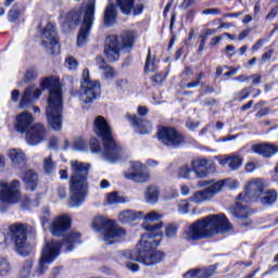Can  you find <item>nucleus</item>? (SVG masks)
<instances>
[{
    "mask_svg": "<svg viewBox=\"0 0 278 278\" xmlns=\"http://www.w3.org/2000/svg\"><path fill=\"white\" fill-rule=\"evenodd\" d=\"M194 169L188 165H182L177 169V175L180 179H192L190 175Z\"/></svg>",
    "mask_w": 278,
    "mask_h": 278,
    "instance_id": "obj_40",
    "label": "nucleus"
},
{
    "mask_svg": "<svg viewBox=\"0 0 278 278\" xmlns=\"http://www.w3.org/2000/svg\"><path fill=\"white\" fill-rule=\"evenodd\" d=\"M58 144H59L58 138L52 137L49 141V148L50 149H58Z\"/></svg>",
    "mask_w": 278,
    "mask_h": 278,
    "instance_id": "obj_63",
    "label": "nucleus"
},
{
    "mask_svg": "<svg viewBox=\"0 0 278 278\" xmlns=\"http://www.w3.org/2000/svg\"><path fill=\"white\" fill-rule=\"evenodd\" d=\"M117 7L126 16H129L131 12H134V16H138L144 10V4L140 2L135 4V0H117Z\"/></svg>",
    "mask_w": 278,
    "mask_h": 278,
    "instance_id": "obj_21",
    "label": "nucleus"
},
{
    "mask_svg": "<svg viewBox=\"0 0 278 278\" xmlns=\"http://www.w3.org/2000/svg\"><path fill=\"white\" fill-rule=\"evenodd\" d=\"M109 205H114L115 203H125V200L122 197H118L117 192L110 193L106 198Z\"/></svg>",
    "mask_w": 278,
    "mask_h": 278,
    "instance_id": "obj_42",
    "label": "nucleus"
},
{
    "mask_svg": "<svg viewBox=\"0 0 278 278\" xmlns=\"http://www.w3.org/2000/svg\"><path fill=\"white\" fill-rule=\"evenodd\" d=\"M65 66L70 70V71H76L77 66H79V63L77 62V59L74 56H68L65 60Z\"/></svg>",
    "mask_w": 278,
    "mask_h": 278,
    "instance_id": "obj_43",
    "label": "nucleus"
},
{
    "mask_svg": "<svg viewBox=\"0 0 278 278\" xmlns=\"http://www.w3.org/2000/svg\"><path fill=\"white\" fill-rule=\"evenodd\" d=\"M49 216H50L49 208H43V213L41 216L42 225H45L46 223H49Z\"/></svg>",
    "mask_w": 278,
    "mask_h": 278,
    "instance_id": "obj_58",
    "label": "nucleus"
},
{
    "mask_svg": "<svg viewBox=\"0 0 278 278\" xmlns=\"http://www.w3.org/2000/svg\"><path fill=\"white\" fill-rule=\"evenodd\" d=\"M252 152L262 157H273L278 153V147L273 143H255L251 147Z\"/></svg>",
    "mask_w": 278,
    "mask_h": 278,
    "instance_id": "obj_23",
    "label": "nucleus"
},
{
    "mask_svg": "<svg viewBox=\"0 0 278 278\" xmlns=\"http://www.w3.org/2000/svg\"><path fill=\"white\" fill-rule=\"evenodd\" d=\"M244 203H249V200L244 199V194L241 193L237 197L235 205L229 208V212L241 227H251L253 223L251 218H249V216H251V208Z\"/></svg>",
    "mask_w": 278,
    "mask_h": 278,
    "instance_id": "obj_13",
    "label": "nucleus"
},
{
    "mask_svg": "<svg viewBox=\"0 0 278 278\" xmlns=\"http://www.w3.org/2000/svg\"><path fill=\"white\" fill-rule=\"evenodd\" d=\"M188 210H190V204L188 203V201L182 200L178 203V211L180 212V214H188Z\"/></svg>",
    "mask_w": 278,
    "mask_h": 278,
    "instance_id": "obj_49",
    "label": "nucleus"
},
{
    "mask_svg": "<svg viewBox=\"0 0 278 278\" xmlns=\"http://www.w3.org/2000/svg\"><path fill=\"white\" fill-rule=\"evenodd\" d=\"M126 268H128V270H131V273H138V270H140V266L131 262L126 263Z\"/></svg>",
    "mask_w": 278,
    "mask_h": 278,
    "instance_id": "obj_52",
    "label": "nucleus"
},
{
    "mask_svg": "<svg viewBox=\"0 0 278 278\" xmlns=\"http://www.w3.org/2000/svg\"><path fill=\"white\" fill-rule=\"evenodd\" d=\"M94 0H90L87 3L84 2L80 8L67 13L68 23L79 25L81 23V15L84 14L83 25L77 36V47H84L88 42V36L90 35V28L94 21Z\"/></svg>",
    "mask_w": 278,
    "mask_h": 278,
    "instance_id": "obj_7",
    "label": "nucleus"
},
{
    "mask_svg": "<svg viewBox=\"0 0 278 278\" xmlns=\"http://www.w3.org/2000/svg\"><path fill=\"white\" fill-rule=\"evenodd\" d=\"M157 136L160 142H162L166 147H179L180 144H184V142H186L184 136L175 130V128L170 127L159 128Z\"/></svg>",
    "mask_w": 278,
    "mask_h": 278,
    "instance_id": "obj_16",
    "label": "nucleus"
},
{
    "mask_svg": "<svg viewBox=\"0 0 278 278\" xmlns=\"http://www.w3.org/2000/svg\"><path fill=\"white\" fill-rule=\"evenodd\" d=\"M34 123V116H31V113L25 111L20 113L16 116L15 121V129L18 131V134H26L31 129V124Z\"/></svg>",
    "mask_w": 278,
    "mask_h": 278,
    "instance_id": "obj_22",
    "label": "nucleus"
},
{
    "mask_svg": "<svg viewBox=\"0 0 278 278\" xmlns=\"http://www.w3.org/2000/svg\"><path fill=\"white\" fill-rule=\"evenodd\" d=\"M43 90H49L48 105L46 106V116L49 126L54 131L62 129V111L64 110V101L62 100V87L58 79L50 77L45 78L41 84Z\"/></svg>",
    "mask_w": 278,
    "mask_h": 278,
    "instance_id": "obj_4",
    "label": "nucleus"
},
{
    "mask_svg": "<svg viewBox=\"0 0 278 278\" xmlns=\"http://www.w3.org/2000/svg\"><path fill=\"white\" fill-rule=\"evenodd\" d=\"M249 94H250L249 89L245 88L235 94L236 97L235 100L242 102L244 101V99H249Z\"/></svg>",
    "mask_w": 278,
    "mask_h": 278,
    "instance_id": "obj_48",
    "label": "nucleus"
},
{
    "mask_svg": "<svg viewBox=\"0 0 278 278\" xmlns=\"http://www.w3.org/2000/svg\"><path fill=\"white\" fill-rule=\"evenodd\" d=\"M143 216L144 214L142 212L124 211L119 213L118 220L121 223H134V220H140Z\"/></svg>",
    "mask_w": 278,
    "mask_h": 278,
    "instance_id": "obj_31",
    "label": "nucleus"
},
{
    "mask_svg": "<svg viewBox=\"0 0 278 278\" xmlns=\"http://www.w3.org/2000/svg\"><path fill=\"white\" fill-rule=\"evenodd\" d=\"M147 203H150V205H153L157 203V199H160V189L155 186H150L147 188V191L144 193Z\"/></svg>",
    "mask_w": 278,
    "mask_h": 278,
    "instance_id": "obj_34",
    "label": "nucleus"
},
{
    "mask_svg": "<svg viewBox=\"0 0 278 278\" xmlns=\"http://www.w3.org/2000/svg\"><path fill=\"white\" fill-rule=\"evenodd\" d=\"M33 91H34V87H28L24 91L21 103H20V108H28L30 103H34V101H36V99H39L40 94H42L40 89L35 90L34 93Z\"/></svg>",
    "mask_w": 278,
    "mask_h": 278,
    "instance_id": "obj_25",
    "label": "nucleus"
},
{
    "mask_svg": "<svg viewBox=\"0 0 278 278\" xmlns=\"http://www.w3.org/2000/svg\"><path fill=\"white\" fill-rule=\"evenodd\" d=\"M91 153H101V143L99 142V139L91 138L89 141Z\"/></svg>",
    "mask_w": 278,
    "mask_h": 278,
    "instance_id": "obj_44",
    "label": "nucleus"
},
{
    "mask_svg": "<svg viewBox=\"0 0 278 278\" xmlns=\"http://www.w3.org/2000/svg\"><path fill=\"white\" fill-rule=\"evenodd\" d=\"M97 64H98L100 71H103V73H102L103 79L110 80V79H114V77H116V71H114L112 68V66L108 65V63L105 62V60H103V58L98 56Z\"/></svg>",
    "mask_w": 278,
    "mask_h": 278,
    "instance_id": "obj_29",
    "label": "nucleus"
},
{
    "mask_svg": "<svg viewBox=\"0 0 278 278\" xmlns=\"http://www.w3.org/2000/svg\"><path fill=\"white\" fill-rule=\"evenodd\" d=\"M273 53H275V50L270 49L268 50L267 52H265L263 55H262V60H264L265 62L267 60H270V58H273Z\"/></svg>",
    "mask_w": 278,
    "mask_h": 278,
    "instance_id": "obj_64",
    "label": "nucleus"
},
{
    "mask_svg": "<svg viewBox=\"0 0 278 278\" xmlns=\"http://www.w3.org/2000/svg\"><path fill=\"white\" fill-rule=\"evenodd\" d=\"M129 181H136L137 184H147L150 179V175L142 170V163L138 161L130 162V170L124 174Z\"/></svg>",
    "mask_w": 278,
    "mask_h": 278,
    "instance_id": "obj_19",
    "label": "nucleus"
},
{
    "mask_svg": "<svg viewBox=\"0 0 278 278\" xmlns=\"http://www.w3.org/2000/svg\"><path fill=\"white\" fill-rule=\"evenodd\" d=\"M202 14L210 15V14H220L219 9H206L202 11Z\"/></svg>",
    "mask_w": 278,
    "mask_h": 278,
    "instance_id": "obj_59",
    "label": "nucleus"
},
{
    "mask_svg": "<svg viewBox=\"0 0 278 278\" xmlns=\"http://www.w3.org/2000/svg\"><path fill=\"white\" fill-rule=\"evenodd\" d=\"M264 47V39L257 40L253 46H252V51H258V49H262Z\"/></svg>",
    "mask_w": 278,
    "mask_h": 278,
    "instance_id": "obj_57",
    "label": "nucleus"
},
{
    "mask_svg": "<svg viewBox=\"0 0 278 278\" xmlns=\"http://www.w3.org/2000/svg\"><path fill=\"white\" fill-rule=\"evenodd\" d=\"M270 112V109L268 108H264L261 109L257 113H256V118H264V116H267V114Z\"/></svg>",
    "mask_w": 278,
    "mask_h": 278,
    "instance_id": "obj_53",
    "label": "nucleus"
},
{
    "mask_svg": "<svg viewBox=\"0 0 278 278\" xmlns=\"http://www.w3.org/2000/svg\"><path fill=\"white\" fill-rule=\"evenodd\" d=\"M34 267L33 261H26L22 265V268L20 270V277L21 278H29L31 277V268Z\"/></svg>",
    "mask_w": 278,
    "mask_h": 278,
    "instance_id": "obj_38",
    "label": "nucleus"
},
{
    "mask_svg": "<svg viewBox=\"0 0 278 278\" xmlns=\"http://www.w3.org/2000/svg\"><path fill=\"white\" fill-rule=\"evenodd\" d=\"M71 217L66 215H59L53 219L50 226V233L56 238H63V242L60 243L55 240H52L46 243L41 258L39 261V267L36 270L38 275H45L46 270L49 269V264L60 255V249H65V253H71L75 249V244H79V238L81 235L79 232L71 231Z\"/></svg>",
    "mask_w": 278,
    "mask_h": 278,
    "instance_id": "obj_1",
    "label": "nucleus"
},
{
    "mask_svg": "<svg viewBox=\"0 0 278 278\" xmlns=\"http://www.w3.org/2000/svg\"><path fill=\"white\" fill-rule=\"evenodd\" d=\"M160 218H162V215L155 212H150L144 216L146 223H155V220H160Z\"/></svg>",
    "mask_w": 278,
    "mask_h": 278,
    "instance_id": "obj_47",
    "label": "nucleus"
},
{
    "mask_svg": "<svg viewBox=\"0 0 278 278\" xmlns=\"http://www.w3.org/2000/svg\"><path fill=\"white\" fill-rule=\"evenodd\" d=\"M38 79V71L34 67H29L24 73V81L25 84H29V81H36Z\"/></svg>",
    "mask_w": 278,
    "mask_h": 278,
    "instance_id": "obj_41",
    "label": "nucleus"
},
{
    "mask_svg": "<svg viewBox=\"0 0 278 278\" xmlns=\"http://www.w3.org/2000/svg\"><path fill=\"white\" fill-rule=\"evenodd\" d=\"M47 136V130L45 129V125L35 124L26 131V142L30 147H37L40 144L45 137Z\"/></svg>",
    "mask_w": 278,
    "mask_h": 278,
    "instance_id": "obj_20",
    "label": "nucleus"
},
{
    "mask_svg": "<svg viewBox=\"0 0 278 278\" xmlns=\"http://www.w3.org/2000/svg\"><path fill=\"white\" fill-rule=\"evenodd\" d=\"M201 86V81L195 79L193 81L188 83L185 88L192 89V88H199Z\"/></svg>",
    "mask_w": 278,
    "mask_h": 278,
    "instance_id": "obj_56",
    "label": "nucleus"
},
{
    "mask_svg": "<svg viewBox=\"0 0 278 278\" xmlns=\"http://www.w3.org/2000/svg\"><path fill=\"white\" fill-rule=\"evenodd\" d=\"M191 5H194V0H184L180 8L181 10H188Z\"/></svg>",
    "mask_w": 278,
    "mask_h": 278,
    "instance_id": "obj_54",
    "label": "nucleus"
},
{
    "mask_svg": "<svg viewBox=\"0 0 278 278\" xmlns=\"http://www.w3.org/2000/svg\"><path fill=\"white\" fill-rule=\"evenodd\" d=\"M233 229V225L225 214L208 215L195 220L185 229L184 238L187 242H197L204 238H212L216 233H227Z\"/></svg>",
    "mask_w": 278,
    "mask_h": 278,
    "instance_id": "obj_3",
    "label": "nucleus"
},
{
    "mask_svg": "<svg viewBox=\"0 0 278 278\" xmlns=\"http://www.w3.org/2000/svg\"><path fill=\"white\" fill-rule=\"evenodd\" d=\"M9 157L15 166H23L25 164V153L21 150L11 149L9 151Z\"/></svg>",
    "mask_w": 278,
    "mask_h": 278,
    "instance_id": "obj_33",
    "label": "nucleus"
},
{
    "mask_svg": "<svg viewBox=\"0 0 278 278\" xmlns=\"http://www.w3.org/2000/svg\"><path fill=\"white\" fill-rule=\"evenodd\" d=\"M73 149L74 151H86V141L84 139H76Z\"/></svg>",
    "mask_w": 278,
    "mask_h": 278,
    "instance_id": "obj_46",
    "label": "nucleus"
},
{
    "mask_svg": "<svg viewBox=\"0 0 278 278\" xmlns=\"http://www.w3.org/2000/svg\"><path fill=\"white\" fill-rule=\"evenodd\" d=\"M278 14V5L273 8L270 12L267 14L266 18H275Z\"/></svg>",
    "mask_w": 278,
    "mask_h": 278,
    "instance_id": "obj_61",
    "label": "nucleus"
},
{
    "mask_svg": "<svg viewBox=\"0 0 278 278\" xmlns=\"http://www.w3.org/2000/svg\"><path fill=\"white\" fill-rule=\"evenodd\" d=\"M58 194L60 199H66V188L65 187H59L58 188Z\"/></svg>",
    "mask_w": 278,
    "mask_h": 278,
    "instance_id": "obj_62",
    "label": "nucleus"
},
{
    "mask_svg": "<svg viewBox=\"0 0 278 278\" xmlns=\"http://www.w3.org/2000/svg\"><path fill=\"white\" fill-rule=\"evenodd\" d=\"M137 114L139 116H147V114H149V109H147L146 106H139L137 109Z\"/></svg>",
    "mask_w": 278,
    "mask_h": 278,
    "instance_id": "obj_60",
    "label": "nucleus"
},
{
    "mask_svg": "<svg viewBox=\"0 0 278 278\" xmlns=\"http://www.w3.org/2000/svg\"><path fill=\"white\" fill-rule=\"evenodd\" d=\"M258 199H261V203L263 205H273L277 203V191L275 190L263 191V194Z\"/></svg>",
    "mask_w": 278,
    "mask_h": 278,
    "instance_id": "obj_35",
    "label": "nucleus"
},
{
    "mask_svg": "<svg viewBox=\"0 0 278 278\" xmlns=\"http://www.w3.org/2000/svg\"><path fill=\"white\" fill-rule=\"evenodd\" d=\"M166 238H175L177 236V225L169 224L165 228Z\"/></svg>",
    "mask_w": 278,
    "mask_h": 278,
    "instance_id": "obj_45",
    "label": "nucleus"
},
{
    "mask_svg": "<svg viewBox=\"0 0 278 278\" xmlns=\"http://www.w3.org/2000/svg\"><path fill=\"white\" fill-rule=\"evenodd\" d=\"M12 273V265L10 261L3 256H0V277H8Z\"/></svg>",
    "mask_w": 278,
    "mask_h": 278,
    "instance_id": "obj_36",
    "label": "nucleus"
},
{
    "mask_svg": "<svg viewBox=\"0 0 278 278\" xmlns=\"http://www.w3.org/2000/svg\"><path fill=\"white\" fill-rule=\"evenodd\" d=\"M103 23L105 27H112L116 23V5L109 4L105 8Z\"/></svg>",
    "mask_w": 278,
    "mask_h": 278,
    "instance_id": "obj_30",
    "label": "nucleus"
},
{
    "mask_svg": "<svg viewBox=\"0 0 278 278\" xmlns=\"http://www.w3.org/2000/svg\"><path fill=\"white\" fill-rule=\"evenodd\" d=\"M115 88H116V90H118V92H123L124 90H127V80L117 79L115 81Z\"/></svg>",
    "mask_w": 278,
    "mask_h": 278,
    "instance_id": "obj_50",
    "label": "nucleus"
},
{
    "mask_svg": "<svg viewBox=\"0 0 278 278\" xmlns=\"http://www.w3.org/2000/svg\"><path fill=\"white\" fill-rule=\"evenodd\" d=\"M43 172L46 175H53V173H55V162H53V157L48 156L43 160Z\"/></svg>",
    "mask_w": 278,
    "mask_h": 278,
    "instance_id": "obj_39",
    "label": "nucleus"
},
{
    "mask_svg": "<svg viewBox=\"0 0 278 278\" xmlns=\"http://www.w3.org/2000/svg\"><path fill=\"white\" fill-rule=\"evenodd\" d=\"M0 201L9 205H16L21 201V181L0 180Z\"/></svg>",
    "mask_w": 278,
    "mask_h": 278,
    "instance_id": "obj_14",
    "label": "nucleus"
},
{
    "mask_svg": "<svg viewBox=\"0 0 278 278\" xmlns=\"http://www.w3.org/2000/svg\"><path fill=\"white\" fill-rule=\"evenodd\" d=\"M136 40L134 31H125L118 36L110 35L106 37L104 46V55L109 62H118L121 59V49H131Z\"/></svg>",
    "mask_w": 278,
    "mask_h": 278,
    "instance_id": "obj_8",
    "label": "nucleus"
},
{
    "mask_svg": "<svg viewBox=\"0 0 278 278\" xmlns=\"http://www.w3.org/2000/svg\"><path fill=\"white\" fill-rule=\"evenodd\" d=\"M23 12H25V4H23V2H15L8 12L9 23H16Z\"/></svg>",
    "mask_w": 278,
    "mask_h": 278,
    "instance_id": "obj_28",
    "label": "nucleus"
},
{
    "mask_svg": "<svg viewBox=\"0 0 278 278\" xmlns=\"http://www.w3.org/2000/svg\"><path fill=\"white\" fill-rule=\"evenodd\" d=\"M218 181H224V186L231 188V190L238 188L239 186L238 180L226 179V180H218Z\"/></svg>",
    "mask_w": 278,
    "mask_h": 278,
    "instance_id": "obj_51",
    "label": "nucleus"
},
{
    "mask_svg": "<svg viewBox=\"0 0 278 278\" xmlns=\"http://www.w3.org/2000/svg\"><path fill=\"white\" fill-rule=\"evenodd\" d=\"M147 233L141 236V240L137 244V251L127 250L121 253V260H131V262H140L146 266H155L165 257L164 253L157 251L160 242H162V224L150 225L143 224Z\"/></svg>",
    "mask_w": 278,
    "mask_h": 278,
    "instance_id": "obj_2",
    "label": "nucleus"
},
{
    "mask_svg": "<svg viewBox=\"0 0 278 278\" xmlns=\"http://www.w3.org/2000/svg\"><path fill=\"white\" fill-rule=\"evenodd\" d=\"M216 267L211 266L206 269H191L184 274V278H210L214 275Z\"/></svg>",
    "mask_w": 278,
    "mask_h": 278,
    "instance_id": "obj_27",
    "label": "nucleus"
},
{
    "mask_svg": "<svg viewBox=\"0 0 278 278\" xmlns=\"http://www.w3.org/2000/svg\"><path fill=\"white\" fill-rule=\"evenodd\" d=\"M128 121H130L132 127H135L137 134H150L153 131V126L151 123L144 118H140L136 115H129Z\"/></svg>",
    "mask_w": 278,
    "mask_h": 278,
    "instance_id": "obj_24",
    "label": "nucleus"
},
{
    "mask_svg": "<svg viewBox=\"0 0 278 278\" xmlns=\"http://www.w3.org/2000/svg\"><path fill=\"white\" fill-rule=\"evenodd\" d=\"M41 45L51 55L60 53V43L58 42V33L55 26L48 23L41 33Z\"/></svg>",
    "mask_w": 278,
    "mask_h": 278,
    "instance_id": "obj_15",
    "label": "nucleus"
},
{
    "mask_svg": "<svg viewBox=\"0 0 278 278\" xmlns=\"http://www.w3.org/2000/svg\"><path fill=\"white\" fill-rule=\"evenodd\" d=\"M93 229L101 233L105 244H114L115 240H121L125 236V230L116 222L108 219V217L99 216L93 219Z\"/></svg>",
    "mask_w": 278,
    "mask_h": 278,
    "instance_id": "obj_10",
    "label": "nucleus"
},
{
    "mask_svg": "<svg viewBox=\"0 0 278 278\" xmlns=\"http://www.w3.org/2000/svg\"><path fill=\"white\" fill-rule=\"evenodd\" d=\"M81 103H92L101 98V83L90 79V70L85 68L80 80V89L73 93Z\"/></svg>",
    "mask_w": 278,
    "mask_h": 278,
    "instance_id": "obj_9",
    "label": "nucleus"
},
{
    "mask_svg": "<svg viewBox=\"0 0 278 278\" xmlns=\"http://www.w3.org/2000/svg\"><path fill=\"white\" fill-rule=\"evenodd\" d=\"M198 188H204L203 190L195 191L191 201L193 203H203V201H211L214 199L223 188H225L224 181H215V180H202L198 182Z\"/></svg>",
    "mask_w": 278,
    "mask_h": 278,
    "instance_id": "obj_12",
    "label": "nucleus"
},
{
    "mask_svg": "<svg viewBox=\"0 0 278 278\" xmlns=\"http://www.w3.org/2000/svg\"><path fill=\"white\" fill-rule=\"evenodd\" d=\"M157 68V65L155 64V56L151 55V49L148 50V55L146 60V66L144 71L146 73H153Z\"/></svg>",
    "mask_w": 278,
    "mask_h": 278,
    "instance_id": "obj_37",
    "label": "nucleus"
},
{
    "mask_svg": "<svg viewBox=\"0 0 278 278\" xmlns=\"http://www.w3.org/2000/svg\"><path fill=\"white\" fill-rule=\"evenodd\" d=\"M191 75H194V70H192L191 66H187L182 71V77H190Z\"/></svg>",
    "mask_w": 278,
    "mask_h": 278,
    "instance_id": "obj_55",
    "label": "nucleus"
},
{
    "mask_svg": "<svg viewBox=\"0 0 278 278\" xmlns=\"http://www.w3.org/2000/svg\"><path fill=\"white\" fill-rule=\"evenodd\" d=\"M222 166H229L230 170H238L242 166V159L238 155L228 156L220 161Z\"/></svg>",
    "mask_w": 278,
    "mask_h": 278,
    "instance_id": "obj_32",
    "label": "nucleus"
},
{
    "mask_svg": "<svg viewBox=\"0 0 278 278\" xmlns=\"http://www.w3.org/2000/svg\"><path fill=\"white\" fill-rule=\"evenodd\" d=\"M191 168H193L197 179H205V177H207L212 170H216L214 161L201 157L194 159L191 162Z\"/></svg>",
    "mask_w": 278,
    "mask_h": 278,
    "instance_id": "obj_17",
    "label": "nucleus"
},
{
    "mask_svg": "<svg viewBox=\"0 0 278 278\" xmlns=\"http://www.w3.org/2000/svg\"><path fill=\"white\" fill-rule=\"evenodd\" d=\"M22 180L28 190L34 192V190H36V186H38V173H36L34 169H28L22 175Z\"/></svg>",
    "mask_w": 278,
    "mask_h": 278,
    "instance_id": "obj_26",
    "label": "nucleus"
},
{
    "mask_svg": "<svg viewBox=\"0 0 278 278\" xmlns=\"http://www.w3.org/2000/svg\"><path fill=\"white\" fill-rule=\"evenodd\" d=\"M11 241L14 244V251L22 257H27L31 253V245L27 242V226L15 224L10 226Z\"/></svg>",
    "mask_w": 278,
    "mask_h": 278,
    "instance_id": "obj_11",
    "label": "nucleus"
},
{
    "mask_svg": "<svg viewBox=\"0 0 278 278\" xmlns=\"http://www.w3.org/2000/svg\"><path fill=\"white\" fill-rule=\"evenodd\" d=\"M72 177L70 179V207H79L88 197V173L90 165L79 161H72Z\"/></svg>",
    "mask_w": 278,
    "mask_h": 278,
    "instance_id": "obj_5",
    "label": "nucleus"
},
{
    "mask_svg": "<svg viewBox=\"0 0 278 278\" xmlns=\"http://www.w3.org/2000/svg\"><path fill=\"white\" fill-rule=\"evenodd\" d=\"M264 188H266L264 180L260 178L251 179L245 186V197L243 195V199L247 201H257L264 194Z\"/></svg>",
    "mask_w": 278,
    "mask_h": 278,
    "instance_id": "obj_18",
    "label": "nucleus"
},
{
    "mask_svg": "<svg viewBox=\"0 0 278 278\" xmlns=\"http://www.w3.org/2000/svg\"><path fill=\"white\" fill-rule=\"evenodd\" d=\"M93 131L96 136L102 139V156L104 157L105 162H118V160H121L122 149L118 143H116V140L112 135V128L105 121V117L99 115L94 118Z\"/></svg>",
    "mask_w": 278,
    "mask_h": 278,
    "instance_id": "obj_6",
    "label": "nucleus"
}]
</instances>
